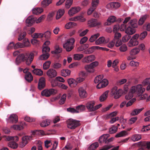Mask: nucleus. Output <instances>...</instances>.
Here are the masks:
<instances>
[{"label":"nucleus","instance_id":"obj_23","mask_svg":"<svg viewBox=\"0 0 150 150\" xmlns=\"http://www.w3.org/2000/svg\"><path fill=\"white\" fill-rule=\"evenodd\" d=\"M141 135L139 134H134L130 137L131 140L134 142L138 141L141 139Z\"/></svg>","mask_w":150,"mask_h":150},{"label":"nucleus","instance_id":"obj_52","mask_svg":"<svg viewBox=\"0 0 150 150\" xmlns=\"http://www.w3.org/2000/svg\"><path fill=\"white\" fill-rule=\"evenodd\" d=\"M76 109L77 110L80 112H82L85 109V106L84 105H81L76 107Z\"/></svg>","mask_w":150,"mask_h":150},{"label":"nucleus","instance_id":"obj_51","mask_svg":"<svg viewBox=\"0 0 150 150\" xmlns=\"http://www.w3.org/2000/svg\"><path fill=\"white\" fill-rule=\"evenodd\" d=\"M32 36L34 38H41L43 37L44 34L42 33H35Z\"/></svg>","mask_w":150,"mask_h":150},{"label":"nucleus","instance_id":"obj_17","mask_svg":"<svg viewBox=\"0 0 150 150\" xmlns=\"http://www.w3.org/2000/svg\"><path fill=\"white\" fill-rule=\"evenodd\" d=\"M108 80L106 79H104L98 83L96 87L98 89L105 87L108 85Z\"/></svg>","mask_w":150,"mask_h":150},{"label":"nucleus","instance_id":"obj_8","mask_svg":"<svg viewBox=\"0 0 150 150\" xmlns=\"http://www.w3.org/2000/svg\"><path fill=\"white\" fill-rule=\"evenodd\" d=\"M79 95L81 99L85 98L87 97L88 94L85 88L83 87H79L78 89Z\"/></svg>","mask_w":150,"mask_h":150},{"label":"nucleus","instance_id":"obj_48","mask_svg":"<svg viewBox=\"0 0 150 150\" xmlns=\"http://www.w3.org/2000/svg\"><path fill=\"white\" fill-rule=\"evenodd\" d=\"M98 144L97 142L92 144L89 147L88 150H95L98 146Z\"/></svg>","mask_w":150,"mask_h":150},{"label":"nucleus","instance_id":"obj_33","mask_svg":"<svg viewBox=\"0 0 150 150\" xmlns=\"http://www.w3.org/2000/svg\"><path fill=\"white\" fill-rule=\"evenodd\" d=\"M71 71L70 70L68 69H63L61 71V75L64 77L70 75Z\"/></svg>","mask_w":150,"mask_h":150},{"label":"nucleus","instance_id":"obj_41","mask_svg":"<svg viewBox=\"0 0 150 150\" xmlns=\"http://www.w3.org/2000/svg\"><path fill=\"white\" fill-rule=\"evenodd\" d=\"M88 31V29H86L82 31V29H81L78 31V33L79 34V35L80 37H83L86 35Z\"/></svg>","mask_w":150,"mask_h":150},{"label":"nucleus","instance_id":"obj_44","mask_svg":"<svg viewBox=\"0 0 150 150\" xmlns=\"http://www.w3.org/2000/svg\"><path fill=\"white\" fill-rule=\"evenodd\" d=\"M143 109V108L136 109H134L131 113L132 115H137L139 114Z\"/></svg>","mask_w":150,"mask_h":150},{"label":"nucleus","instance_id":"obj_49","mask_svg":"<svg viewBox=\"0 0 150 150\" xmlns=\"http://www.w3.org/2000/svg\"><path fill=\"white\" fill-rule=\"evenodd\" d=\"M18 146V144L14 142H10L8 144V146L13 149L17 148Z\"/></svg>","mask_w":150,"mask_h":150},{"label":"nucleus","instance_id":"obj_58","mask_svg":"<svg viewBox=\"0 0 150 150\" xmlns=\"http://www.w3.org/2000/svg\"><path fill=\"white\" fill-rule=\"evenodd\" d=\"M73 0H67L65 3V7L68 9L71 5L73 3Z\"/></svg>","mask_w":150,"mask_h":150},{"label":"nucleus","instance_id":"obj_55","mask_svg":"<svg viewBox=\"0 0 150 150\" xmlns=\"http://www.w3.org/2000/svg\"><path fill=\"white\" fill-rule=\"evenodd\" d=\"M147 35V32L145 31L139 35V39L141 40H144Z\"/></svg>","mask_w":150,"mask_h":150},{"label":"nucleus","instance_id":"obj_28","mask_svg":"<svg viewBox=\"0 0 150 150\" xmlns=\"http://www.w3.org/2000/svg\"><path fill=\"white\" fill-rule=\"evenodd\" d=\"M65 12L64 9H59L57 12L56 16V19H58L61 18L64 15Z\"/></svg>","mask_w":150,"mask_h":150},{"label":"nucleus","instance_id":"obj_62","mask_svg":"<svg viewBox=\"0 0 150 150\" xmlns=\"http://www.w3.org/2000/svg\"><path fill=\"white\" fill-rule=\"evenodd\" d=\"M51 64L50 62L49 61H47L43 64V68L44 69L47 70L48 69L50 66Z\"/></svg>","mask_w":150,"mask_h":150},{"label":"nucleus","instance_id":"obj_64","mask_svg":"<svg viewBox=\"0 0 150 150\" xmlns=\"http://www.w3.org/2000/svg\"><path fill=\"white\" fill-rule=\"evenodd\" d=\"M142 84L144 86H146L150 83V78H147L144 80L142 82Z\"/></svg>","mask_w":150,"mask_h":150},{"label":"nucleus","instance_id":"obj_26","mask_svg":"<svg viewBox=\"0 0 150 150\" xmlns=\"http://www.w3.org/2000/svg\"><path fill=\"white\" fill-rule=\"evenodd\" d=\"M109 91H107L104 92L100 97L99 100L102 102L105 100L108 97Z\"/></svg>","mask_w":150,"mask_h":150},{"label":"nucleus","instance_id":"obj_11","mask_svg":"<svg viewBox=\"0 0 150 150\" xmlns=\"http://www.w3.org/2000/svg\"><path fill=\"white\" fill-rule=\"evenodd\" d=\"M54 93L55 90L53 88H50L49 89H45L43 90L42 91L41 94L43 96L48 97Z\"/></svg>","mask_w":150,"mask_h":150},{"label":"nucleus","instance_id":"obj_16","mask_svg":"<svg viewBox=\"0 0 150 150\" xmlns=\"http://www.w3.org/2000/svg\"><path fill=\"white\" fill-rule=\"evenodd\" d=\"M45 86V79L43 77L40 78L38 83V88L39 90L43 89Z\"/></svg>","mask_w":150,"mask_h":150},{"label":"nucleus","instance_id":"obj_13","mask_svg":"<svg viewBox=\"0 0 150 150\" xmlns=\"http://www.w3.org/2000/svg\"><path fill=\"white\" fill-rule=\"evenodd\" d=\"M109 41L108 38L105 39L104 37H100L95 42V44L96 45H100L102 44H105L108 43Z\"/></svg>","mask_w":150,"mask_h":150},{"label":"nucleus","instance_id":"obj_12","mask_svg":"<svg viewBox=\"0 0 150 150\" xmlns=\"http://www.w3.org/2000/svg\"><path fill=\"white\" fill-rule=\"evenodd\" d=\"M80 9L81 8L79 6L72 7L69 10L68 14L70 16H72L79 12Z\"/></svg>","mask_w":150,"mask_h":150},{"label":"nucleus","instance_id":"obj_61","mask_svg":"<svg viewBox=\"0 0 150 150\" xmlns=\"http://www.w3.org/2000/svg\"><path fill=\"white\" fill-rule=\"evenodd\" d=\"M12 127L14 129L19 130L22 129L24 128L23 126L18 125H13Z\"/></svg>","mask_w":150,"mask_h":150},{"label":"nucleus","instance_id":"obj_35","mask_svg":"<svg viewBox=\"0 0 150 150\" xmlns=\"http://www.w3.org/2000/svg\"><path fill=\"white\" fill-rule=\"evenodd\" d=\"M137 20L134 19L131 20L129 22V23L132 28H136L137 27Z\"/></svg>","mask_w":150,"mask_h":150},{"label":"nucleus","instance_id":"obj_19","mask_svg":"<svg viewBox=\"0 0 150 150\" xmlns=\"http://www.w3.org/2000/svg\"><path fill=\"white\" fill-rule=\"evenodd\" d=\"M136 32V30L135 29L129 26L126 28L125 33L127 35L130 36L135 33Z\"/></svg>","mask_w":150,"mask_h":150},{"label":"nucleus","instance_id":"obj_59","mask_svg":"<svg viewBox=\"0 0 150 150\" xmlns=\"http://www.w3.org/2000/svg\"><path fill=\"white\" fill-rule=\"evenodd\" d=\"M133 93L130 91V90L129 93L125 96V99L127 100H129L133 96Z\"/></svg>","mask_w":150,"mask_h":150},{"label":"nucleus","instance_id":"obj_54","mask_svg":"<svg viewBox=\"0 0 150 150\" xmlns=\"http://www.w3.org/2000/svg\"><path fill=\"white\" fill-rule=\"evenodd\" d=\"M23 48L29 47L30 45V43L29 41L26 38L23 40Z\"/></svg>","mask_w":150,"mask_h":150},{"label":"nucleus","instance_id":"obj_46","mask_svg":"<svg viewBox=\"0 0 150 150\" xmlns=\"http://www.w3.org/2000/svg\"><path fill=\"white\" fill-rule=\"evenodd\" d=\"M50 56L49 53L45 54L43 53V54L41 55L39 57V59L41 60H45L47 59Z\"/></svg>","mask_w":150,"mask_h":150},{"label":"nucleus","instance_id":"obj_9","mask_svg":"<svg viewBox=\"0 0 150 150\" xmlns=\"http://www.w3.org/2000/svg\"><path fill=\"white\" fill-rule=\"evenodd\" d=\"M32 136H25L22 138V142L20 144L21 148L24 147L28 143L29 141L32 139Z\"/></svg>","mask_w":150,"mask_h":150},{"label":"nucleus","instance_id":"obj_21","mask_svg":"<svg viewBox=\"0 0 150 150\" xmlns=\"http://www.w3.org/2000/svg\"><path fill=\"white\" fill-rule=\"evenodd\" d=\"M67 82L69 86L71 88L76 87L77 85V82L73 78H69L67 79Z\"/></svg>","mask_w":150,"mask_h":150},{"label":"nucleus","instance_id":"obj_6","mask_svg":"<svg viewBox=\"0 0 150 150\" xmlns=\"http://www.w3.org/2000/svg\"><path fill=\"white\" fill-rule=\"evenodd\" d=\"M98 64V62L97 61H95L89 64L85 65L84 68L87 72L89 73H93L95 71L94 68L97 66Z\"/></svg>","mask_w":150,"mask_h":150},{"label":"nucleus","instance_id":"obj_4","mask_svg":"<svg viewBox=\"0 0 150 150\" xmlns=\"http://www.w3.org/2000/svg\"><path fill=\"white\" fill-rule=\"evenodd\" d=\"M67 127L71 129H74L80 125V121L72 119H70L67 121Z\"/></svg>","mask_w":150,"mask_h":150},{"label":"nucleus","instance_id":"obj_3","mask_svg":"<svg viewBox=\"0 0 150 150\" xmlns=\"http://www.w3.org/2000/svg\"><path fill=\"white\" fill-rule=\"evenodd\" d=\"M75 40L73 38H71L67 39L66 42L63 44V47L67 51L69 52L74 48V45Z\"/></svg>","mask_w":150,"mask_h":150},{"label":"nucleus","instance_id":"obj_40","mask_svg":"<svg viewBox=\"0 0 150 150\" xmlns=\"http://www.w3.org/2000/svg\"><path fill=\"white\" fill-rule=\"evenodd\" d=\"M116 20V18L114 16H111L109 17L107 20V21L108 23V25H110L111 23L114 22Z\"/></svg>","mask_w":150,"mask_h":150},{"label":"nucleus","instance_id":"obj_15","mask_svg":"<svg viewBox=\"0 0 150 150\" xmlns=\"http://www.w3.org/2000/svg\"><path fill=\"white\" fill-rule=\"evenodd\" d=\"M47 76L50 78H54L57 75L56 71L53 69H48L47 72Z\"/></svg>","mask_w":150,"mask_h":150},{"label":"nucleus","instance_id":"obj_7","mask_svg":"<svg viewBox=\"0 0 150 150\" xmlns=\"http://www.w3.org/2000/svg\"><path fill=\"white\" fill-rule=\"evenodd\" d=\"M122 91L121 89L117 90V88L115 86L112 89L111 91V95L114 96L115 99L119 98L122 95Z\"/></svg>","mask_w":150,"mask_h":150},{"label":"nucleus","instance_id":"obj_60","mask_svg":"<svg viewBox=\"0 0 150 150\" xmlns=\"http://www.w3.org/2000/svg\"><path fill=\"white\" fill-rule=\"evenodd\" d=\"M131 38L130 36L127 35H125L122 37V41L123 42H127Z\"/></svg>","mask_w":150,"mask_h":150},{"label":"nucleus","instance_id":"obj_45","mask_svg":"<svg viewBox=\"0 0 150 150\" xmlns=\"http://www.w3.org/2000/svg\"><path fill=\"white\" fill-rule=\"evenodd\" d=\"M32 71L34 74L39 76L42 75L43 73L41 69H35L33 70Z\"/></svg>","mask_w":150,"mask_h":150},{"label":"nucleus","instance_id":"obj_39","mask_svg":"<svg viewBox=\"0 0 150 150\" xmlns=\"http://www.w3.org/2000/svg\"><path fill=\"white\" fill-rule=\"evenodd\" d=\"M139 52V49L137 48H135L132 50L130 52V54L131 56H134L137 54Z\"/></svg>","mask_w":150,"mask_h":150},{"label":"nucleus","instance_id":"obj_32","mask_svg":"<svg viewBox=\"0 0 150 150\" xmlns=\"http://www.w3.org/2000/svg\"><path fill=\"white\" fill-rule=\"evenodd\" d=\"M62 48L60 47L58 45H56L55 47V50L51 52L53 54H57L62 52Z\"/></svg>","mask_w":150,"mask_h":150},{"label":"nucleus","instance_id":"obj_5","mask_svg":"<svg viewBox=\"0 0 150 150\" xmlns=\"http://www.w3.org/2000/svg\"><path fill=\"white\" fill-rule=\"evenodd\" d=\"M95 102L94 101H89L86 104V107L89 111L91 112L98 110L102 106L101 104L95 106Z\"/></svg>","mask_w":150,"mask_h":150},{"label":"nucleus","instance_id":"obj_20","mask_svg":"<svg viewBox=\"0 0 150 150\" xmlns=\"http://www.w3.org/2000/svg\"><path fill=\"white\" fill-rule=\"evenodd\" d=\"M120 6V4L118 2H111L107 4L106 7L108 8H116Z\"/></svg>","mask_w":150,"mask_h":150},{"label":"nucleus","instance_id":"obj_29","mask_svg":"<svg viewBox=\"0 0 150 150\" xmlns=\"http://www.w3.org/2000/svg\"><path fill=\"white\" fill-rule=\"evenodd\" d=\"M138 42L136 40H134L131 39L128 43L129 47H133L137 45L138 44Z\"/></svg>","mask_w":150,"mask_h":150},{"label":"nucleus","instance_id":"obj_2","mask_svg":"<svg viewBox=\"0 0 150 150\" xmlns=\"http://www.w3.org/2000/svg\"><path fill=\"white\" fill-rule=\"evenodd\" d=\"M130 91L133 94H137V95H140L145 91V88L143 87L142 84H138L132 86L130 89Z\"/></svg>","mask_w":150,"mask_h":150},{"label":"nucleus","instance_id":"obj_38","mask_svg":"<svg viewBox=\"0 0 150 150\" xmlns=\"http://www.w3.org/2000/svg\"><path fill=\"white\" fill-rule=\"evenodd\" d=\"M25 79L28 82H30L33 80V77L31 73L28 72L25 75Z\"/></svg>","mask_w":150,"mask_h":150},{"label":"nucleus","instance_id":"obj_42","mask_svg":"<svg viewBox=\"0 0 150 150\" xmlns=\"http://www.w3.org/2000/svg\"><path fill=\"white\" fill-rule=\"evenodd\" d=\"M74 60L79 61L83 57V55L82 54H74Z\"/></svg>","mask_w":150,"mask_h":150},{"label":"nucleus","instance_id":"obj_31","mask_svg":"<svg viewBox=\"0 0 150 150\" xmlns=\"http://www.w3.org/2000/svg\"><path fill=\"white\" fill-rule=\"evenodd\" d=\"M43 11V9L40 8H36L32 10L33 13L35 15L39 14L42 12Z\"/></svg>","mask_w":150,"mask_h":150},{"label":"nucleus","instance_id":"obj_10","mask_svg":"<svg viewBox=\"0 0 150 150\" xmlns=\"http://www.w3.org/2000/svg\"><path fill=\"white\" fill-rule=\"evenodd\" d=\"M99 0H92V7L89 8L87 12V14L91 15L96 9L99 3Z\"/></svg>","mask_w":150,"mask_h":150},{"label":"nucleus","instance_id":"obj_34","mask_svg":"<svg viewBox=\"0 0 150 150\" xmlns=\"http://www.w3.org/2000/svg\"><path fill=\"white\" fill-rule=\"evenodd\" d=\"M128 133L125 130H123L120 132L119 133H117L115 136L116 137H125L128 135Z\"/></svg>","mask_w":150,"mask_h":150},{"label":"nucleus","instance_id":"obj_53","mask_svg":"<svg viewBox=\"0 0 150 150\" xmlns=\"http://www.w3.org/2000/svg\"><path fill=\"white\" fill-rule=\"evenodd\" d=\"M103 78V75L98 76L96 77L94 80L95 83H99L100 81H102L101 80Z\"/></svg>","mask_w":150,"mask_h":150},{"label":"nucleus","instance_id":"obj_18","mask_svg":"<svg viewBox=\"0 0 150 150\" xmlns=\"http://www.w3.org/2000/svg\"><path fill=\"white\" fill-rule=\"evenodd\" d=\"M36 18L33 16H31L28 17L26 20V23L28 26H31L35 22Z\"/></svg>","mask_w":150,"mask_h":150},{"label":"nucleus","instance_id":"obj_56","mask_svg":"<svg viewBox=\"0 0 150 150\" xmlns=\"http://www.w3.org/2000/svg\"><path fill=\"white\" fill-rule=\"evenodd\" d=\"M50 124V122L49 120H45L42 121L40 123V126L42 127H45Z\"/></svg>","mask_w":150,"mask_h":150},{"label":"nucleus","instance_id":"obj_63","mask_svg":"<svg viewBox=\"0 0 150 150\" xmlns=\"http://www.w3.org/2000/svg\"><path fill=\"white\" fill-rule=\"evenodd\" d=\"M50 48L48 46H43L42 50V52L43 53L46 54L49 53V52L50 51Z\"/></svg>","mask_w":150,"mask_h":150},{"label":"nucleus","instance_id":"obj_50","mask_svg":"<svg viewBox=\"0 0 150 150\" xmlns=\"http://www.w3.org/2000/svg\"><path fill=\"white\" fill-rule=\"evenodd\" d=\"M43 34L44 37L46 39L49 40L50 38L51 35V32L50 31H47Z\"/></svg>","mask_w":150,"mask_h":150},{"label":"nucleus","instance_id":"obj_37","mask_svg":"<svg viewBox=\"0 0 150 150\" xmlns=\"http://www.w3.org/2000/svg\"><path fill=\"white\" fill-rule=\"evenodd\" d=\"M76 24L75 23L69 22L67 23L65 25V28L66 29H69L76 26Z\"/></svg>","mask_w":150,"mask_h":150},{"label":"nucleus","instance_id":"obj_43","mask_svg":"<svg viewBox=\"0 0 150 150\" xmlns=\"http://www.w3.org/2000/svg\"><path fill=\"white\" fill-rule=\"evenodd\" d=\"M66 97L67 95L66 94H64L62 96L59 102L60 105H62L64 103L66 100Z\"/></svg>","mask_w":150,"mask_h":150},{"label":"nucleus","instance_id":"obj_25","mask_svg":"<svg viewBox=\"0 0 150 150\" xmlns=\"http://www.w3.org/2000/svg\"><path fill=\"white\" fill-rule=\"evenodd\" d=\"M110 135L108 134H106L103 135L101 136L99 139V142L100 143L105 142V141L107 140L108 138L110 137Z\"/></svg>","mask_w":150,"mask_h":150},{"label":"nucleus","instance_id":"obj_14","mask_svg":"<svg viewBox=\"0 0 150 150\" xmlns=\"http://www.w3.org/2000/svg\"><path fill=\"white\" fill-rule=\"evenodd\" d=\"M95 57L93 55H90L89 56L84 57L82 60V62L84 63H89L95 59Z\"/></svg>","mask_w":150,"mask_h":150},{"label":"nucleus","instance_id":"obj_47","mask_svg":"<svg viewBox=\"0 0 150 150\" xmlns=\"http://www.w3.org/2000/svg\"><path fill=\"white\" fill-rule=\"evenodd\" d=\"M99 35L100 34L99 33L93 35L91 36L89 40V41L91 42H93L95 41Z\"/></svg>","mask_w":150,"mask_h":150},{"label":"nucleus","instance_id":"obj_36","mask_svg":"<svg viewBox=\"0 0 150 150\" xmlns=\"http://www.w3.org/2000/svg\"><path fill=\"white\" fill-rule=\"evenodd\" d=\"M52 2V0H44L42 2V6L43 7H45L51 3Z\"/></svg>","mask_w":150,"mask_h":150},{"label":"nucleus","instance_id":"obj_57","mask_svg":"<svg viewBox=\"0 0 150 150\" xmlns=\"http://www.w3.org/2000/svg\"><path fill=\"white\" fill-rule=\"evenodd\" d=\"M117 127L113 125L109 129V132L110 134H113L115 133L117 131Z\"/></svg>","mask_w":150,"mask_h":150},{"label":"nucleus","instance_id":"obj_1","mask_svg":"<svg viewBox=\"0 0 150 150\" xmlns=\"http://www.w3.org/2000/svg\"><path fill=\"white\" fill-rule=\"evenodd\" d=\"M34 57V54L31 52L19 54L16 59V64L18 65L21 62H25L26 65L29 66L32 62Z\"/></svg>","mask_w":150,"mask_h":150},{"label":"nucleus","instance_id":"obj_27","mask_svg":"<svg viewBox=\"0 0 150 150\" xmlns=\"http://www.w3.org/2000/svg\"><path fill=\"white\" fill-rule=\"evenodd\" d=\"M138 145L146 146L148 149H150V142L145 141L140 142L137 143Z\"/></svg>","mask_w":150,"mask_h":150},{"label":"nucleus","instance_id":"obj_22","mask_svg":"<svg viewBox=\"0 0 150 150\" xmlns=\"http://www.w3.org/2000/svg\"><path fill=\"white\" fill-rule=\"evenodd\" d=\"M97 20L95 19H91L88 21V24L91 27L100 25V23L97 22Z\"/></svg>","mask_w":150,"mask_h":150},{"label":"nucleus","instance_id":"obj_30","mask_svg":"<svg viewBox=\"0 0 150 150\" xmlns=\"http://www.w3.org/2000/svg\"><path fill=\"white\" fill-rule=\"evenodd\" d=\"M148 17V16L145 15L142 16L139 19L138 21V24L141 25L144 23L145 21Z\"/></svg>","mask_w":150,"mask_h":150},{"label":"nucleus","instance_id":"obj_24","mask_svg":"<svg viewBox=\"0 0 150 150\" xmlns=\"http://www.w3.org/2000/svg\"><path fill=\"white\" fill-rule=\"evenodd\" d=\"M8 120L11 122L16 123L18 121V116L16 114H12L8 118Z\"/></svg>","mask_w":150,"mask_h":150}]
</instances>
